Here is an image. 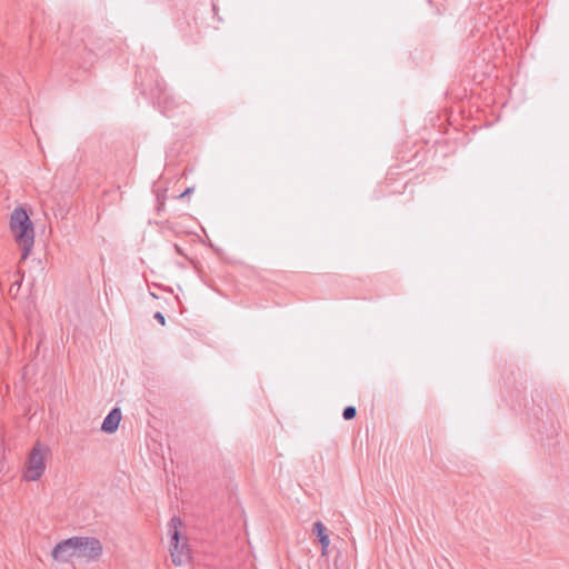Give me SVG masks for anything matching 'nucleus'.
<instances>
[{"label": "nucleus", "instance_id": "obj_1", "mask_svg": "<svg viewBox=\"0 0 569 569\" xmlns=\"http://www.w3.org/2000/svg\"><path fill=\"white\" fill-rule=\"evenodd\" d=\"M9 228L22 251L21 261H23L31 253L34 244V227L29 214L22 207H17L11 212Z\"/></svg>", "mask_w": 569, "mask_h": 569}, {"label": "nucleus", "instance_id": "obj_2", "mask_svg": "<svg viewBox=\"0 0 569 569\" xmlns=\"http://www.w3.org/2000/svg\"><path fill=\"white\" fill-rule=\"evenodd\" d=\"M50 453L48 446L37 441L30 450L24 462L23 479L27 481L39 480L47 468V458Z\"/></svg>", "mask_w": 569, "mask_h": 569}, {"label": "nucleus", "instance_id": "obj_3", "mask_svg": "<svg viewBox=\"0 0 569 569\" xmlns=\"http://www.w3.org/2000/svg\"><path fill=\"white\" fill-rule=\"evenodd\" d=\"M182 521L178 517H173L169 522V535H170V555L172 562L176 566H182L190 560V552L188 545L183 542L180 546V528Z\"/></svg>", "mask_w": 569, "mask_h": 569}, {"label": "nucleus", "instance_id": "obj_4", "mask_svg": "<svg viewBox=\"0 0 569 569\" xmlns=\"http://www.w3.org/2000/svg\"><path fill=\"white\" fill-rule=\"evenodd\" d=\"M102 545L94 537H77V557L97 560L102 555Z\"/></svg>", "mask_w": 569, "mask_h": 569}, {"label": "nucleus", "instance_id": "obj_5", "mask_svg": "<svg viewBox=\"0 0 569 569\" xmlns=\"http://www.w3.org/2000/svg\"><path fill=\"white\" fill-rule=\"evenodd\" d=\"M56 561L68 562L71 558L77 557V537L62 540L54 546L51 552Z\"/></svg>", "mask_w": 569, "mask_h": 569}, {"label": "nucleus", "instance_id": "obj_6", "mask_svg": "<svg viewBox=\"0 0 569 569\" xmlns=\"http://www.w3.org/2000/svg\"><path fill=\"white\" fill-rule=\"evenodd\" d=\"M121 418H122V416H121L120 409L119 408L112 409L108 413V416L104 418V420L101 425V430L107 433H113L118 429Z\"/></svg>", "mask_w": 569, "mask_h": 569}, {"label": "nucleus", "instance_id": "obj_7", "mask_svg": "<svg viewBox=\"0 0 569 569\" xmlns=\"http://www.w3.org/2000/svg\"><path fill=\"white\" fill-rule=\"evenodd\" d=\"M312 530L316 533V536L318 537L319 542L321 543V556L322 557L328 556L330 538H329V535L327 533V528L325 527V525L321 521H317L313 523Z\"/></svg>", "mask_w": 569, "mask_h": 569}, {"label": "nucleus", "instance_id": "obj_8", "mask_svg": "<svg viewBox=\"0 0 569 569\" xmlns=\"http://www.w3.org/2000/svg\"><path fill=\"white\" fill-rule=\"evenodd\" d=\"M357 410L355 407L349 406L343 409L342 417L346 420H351L356 417Z\"/></svg>", "mask_w": 569, "mask_h": 569}, {"label": "nucleus", "instance_id": "obj_9", "mask_svg": "<svg viewBox=\"0 0 569 569\" xmlns=\"http://www.w3.org/2000/svg\"><path fill=\"white\" fill-rule=\"evenodd\" d=\"M153 317L161 326L166 325L164 316L161 312H156Z\"/></svg>", "mask_w": 569, "mask_h": 569}, {"label": "nucleus", "instance_id": "obj_10", "mask_svg": "<svg viewBox=\"0 0 569 569\" xmlns=\"http://www.w3.org/2000/svg\"><path fill=\"white\" fill-rule=\"evenodd\" d=\"M191 192H192V189H191V188H188V189H187L184 192H182L179 197H180V198H183V197L188 196V194H189V193H191Z\"/></svg>", "mask_w": 569, "mask_h": 569}]
</instances>
